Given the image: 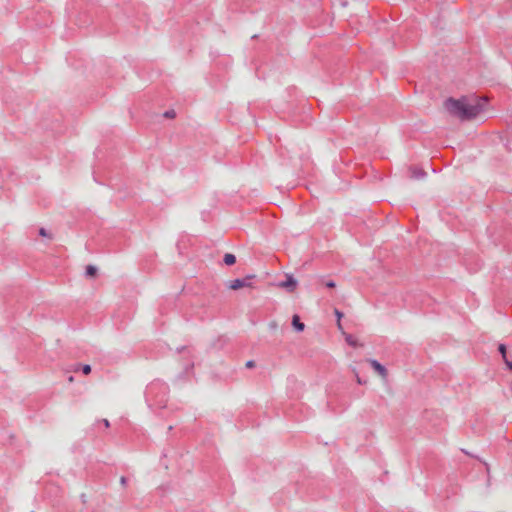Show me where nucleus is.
Returning a JSON list of instances; mask_svg holds the SVG:
<instances>
[{"label": "nucleus", "instance_id": "1", "mask_svg": "<svg viewBox=\"0 0 512 512\" xmlns=\"http://www.w3.org/2000/svg\"><path fill=\"white\" fill-rule=\"evenodd\" d=\"M486 102L485 97L465 96L457 100L449 98L445 101L444 106L452 116L462 121H468L484 111Z\"/></svg>", "mask_w": 512, "mask_h": 512}, {"label": "nucleus", "instance_id": "2", "mask_svg": "<svg viewBox=\"0 0 512 512\" xmlns=\"http://www.w3.org/2000/svg\"><path fill=\"white\" fill-rule=\"evenodd\" d=\"M254 275H248L244 279H235L228 282L227 286L231 290H238L244 287L253 288V284L249 281L253 279Z\"/></svg>", "mask_w": 512, "mask_h": 512}, {"label": "nucleus", "instance_id": "3", "mask_svg": "<svg viewBox=\"0 0 512 512\" xmlns=\"http://www.w3.org/2000/svg\"><path fill=\"white\" fill-rule=\"evenodd\" d=\"M298 281L291 274H286V280L277 284L279 288L285 289L288 292H294L297 288Z\"/></svg>", "mask_w": 512, "mask_h": 512}, {"label": "nucleus", "instance_id": "4", "mask_svg": "<svg viewBox=\"0 0 512 512\" xmlns=\"http://www.w3.org/2000/svg\"><path fill=\"white\" fill-rule=\"evenodd\" d=\"M368 362L370 363V365L372 366V368L383 378V379H386L387 378V375H388V372H387V369L382 365L380 364L377 360H374V359H370L368 360Z\"/></svg>", "mask_w": 512, "mask_h": 512}, {"label": "nucleus", "instance_id": "5", "mask_svg": "<svg viewBox=\"0 0 512 512\" xmlns=\"http://www.w3.org/2000/svg\"><path fill=\"white\" fill-rule=\"evenodd\" d=\"M292 326L297 332H302L305 329V325L300 321L298 315L292 317Z\"/></svg>", "mask_w": 512, "mask_h": 512}, {"label": "nucleus", "instance_id": "6", "mask_svg": "<svg viewBox=\"0 0 512 512\" xmlns=\"http://www.w3.org/2000/svg\"><path fill=\"white\" fill-rule=\"evenodd\" d=\"M410 171L412 173V177L416 178V179L423 178L426 175V172L423 169L418 168V167H412L410 169Z\"/></svg>", "mask_w": 512, "mask_h": 512}, {"label": "nucleus", "instance_id": "7", "mask_svg": "<svg viewBox=\"0 0 512 512\" xmlns=\"http://www.w3.org/2000/svg\"><path fill=\"white\" fill-rule=\"evenodd\" d=\"M223 261L226 265L230 266L236 262V257H235V255H233L231 253H226L224 255Z\"/></svg>", "mask_w": 512, "mask_h": 512}, {"label": "nucleus", "instance_id": "8", "mask_svg": "<svg viewBox=\"0 0 512 512\" xmlns=\"http://www.w3.org/2000/svg\"><path fill=\"white\" fill-rule=\"evenodd\" d=\"M97 274V268L93 265H88L86 267V275L89 277H94Z\"/></svg>", "mask_w": 512, "mask_h": 512}, {"label": "nucleus", "instance_id": "9", "mask_svg": "<svg viewBox=\"0 0 512 512\" xmlns=\"http://www.w3.org/2000/svg\"><path fill=\"white\" fill-rule=\"evenodd\" d=\"M345 340H346V342H347L349 345H351V346L356 347V346H358V345H359V344H358V342H357V340H356V339H354V337H353L352 335H349V334H348V335H346Z\"/></svg>", "mask_w": 512, "mask_h": 512}, {"label": "nucleus", "instance_id": "10", "mask_svg": "<svg viewBox=\"0 0 512 512\" xmlns=\"http://www.w3.org/2000/svg\"><path fill=\"white\" fill-rule=\"evenodd\" d=\"M498 350L501 353L503 360L507 359V356H506V346L504 344H500L499 347H498Z\"/></svg>", "mask_w": 512, "mask_h": 512}, {"label": "nucleus", "instance_id": "11", "mask_svg": "<svg viewBox=\"0 0 512 512\" xmlns=\"http://www.w3.org/2000/svg\"><path fill=\"white\" fill-rule=\"evenodd\" d=\"M163 116H164L165 118L172 119V118H175V116H176V112H175L174 110H172V109H171V110L166 111V112L163 114Z\"/></svg>", "mask_w": 512, "mask_h": 512}, {"label": "nucleus", "instance_id": "12", "mask_svg": "<svg viewBox=\"0 0 512 512\" xmlns=\"http://www.w3.org/2000/svg\"><path fill=\"white\" fill-rule=\"evenodd\" d=\"M39 234L43 237H48V238L52 239V234L48 233L45 228H40Z\"/></svg>", "mask_w": 512, "mask_h": 512}, {"label": "nucleus", "instance_id": "13", "mask_svg": "<svg viewBox=\"0 0 512 512\" xmlns=\"http://www.w3.org/2000/svg\"><path fill=\"white\" fill-rule=\"evenodd\" d=\"M268 327L270 330H277L278 329V323L277 321L273 320V321H270L269 324H268Z\"/></svg>", "mask_w": 512, "mask_h": 512}, {"label": "nucleus", "instance_id": "14", "mask_svg": "<svg viewBox=\"0 0 512 512\" xmlns=\"http://www.w3.org/2000/svg\"><path fill=\"white\" fill-rule=\"evenodd\" d=\"M82 371L84 374L88 375L91 372V366L88 364H85L82 366Z\"/></svg>", "mask_w": 512, "mask_h": 512}, {"label": "nucleus", "instance_id": "15", "mask_svg": "<svg viewBox=\"0 0 512 512\" xmlns=\"http://www.w3.org/2000/svg\"><path fill=\"white\" fill-rule=\"evenodd\" d=\"M336 317H337V321H341V318L343 317V313L340 312L339 310L335 309L334 311Z\"/></svg>", "mask_w": 512, "mask_h": 512}, {"label": "nucleus", "instance_id": "16", "mask_svg": "<svg viewBox=\"0 0 512 512\" xmlns=\"http://www.w3.org/2000/svg\"><path fill=\"white\" fill-rule=\"evenodd\" d=\"M354 373H355V376H356V381L358 384H364L365 382L362 381V379L359 377L358 373L356 370H354Z\"/></svg>", "mask_w": 512, "mask_h": 512}, {"label": "nucleus", "instance_id": "17", "mask_svg": "<svg viewBox=\"0 0 512 512\" xmlns=\"http://www.w3.org/2000/svg\"><path fill=\"white\" fill-rule=\"evenodd\" d=\"M255 366V362L253 360H249L246 362L247 368H253Z\"/></svg>", "mask_w": 512, "mask_h": 512}, {"label": "nucleus", "instance_id": "18", "mask_svg": "<svg viewBox=\"0 0 512 512\" xmlns=\"http://www.w3.org/2000/svg\"><path fill=\"white\" fill-rule=\"evenodd\" d=\"M326 286H327L328 288H334V287L336 286V284H335V282H334V281H328V282L326 283Z\"/></svg>", "mask_w": 512, "mask_h": 512}, {"label": "nucleus", "instance_id": "19", "mask_svg": "<svg viewBox=\"0 0 512 512\" xmlns=\"http://www.w3.org/2000/svg\"><path fill=\"white\" fill-rule=\"evenodd\" d=\"M504 362H505L506 366H507L509 369H511V370H512V361H509L508 359H505V360H504Z\"/></svg>", "mask_w": 512, "mask_h": 512}, {"label": "nucleus", "instance_id": "20", "mask_svg": "<svg viewBox=\"0 0 512 512\" xmlns=\"http://www.w3.org/2000/svg\"><path fill=\"white\" fill-rule=\"evenodd\" d=\"M126 482H127L126 478L124 476H122L120 478V483L124 486V485H126Z\"/></svg>", "mask_w": 512, "mask_h": 512}, {"label": "nucleus", "instance_id": "21", "mask_svg": "<svg viewBox=\"0 0 512 512\" xmlns=\"http://www.w3.org/2000/svg\"><path fill=\"white\" fill-rule=\"evenodd\" d=\"M103 423H104L105 427H109L110 426V423H109V421L107 419H104Z\"/></svg>", "mask_w": 512, "mask_h": 512}, {"label": "nucleus", "instance_id": "22", "mask_svg": "<svg viewBox=\"0 0 512 512\" xmlns=\"http://www.w3.org/2000/svg\"><path fill=\"white\" fill-rule=\"evenodd\" d=\"M337 327L339 330H342V324H341V321H337Z\"/></svg>", "mask_w": 512, "mask_h": 512}, {"label": "nucleus", "instance_id": "23", "mask_svg": "<svg viewBox=\"0 0 512 512\" xmlns=\"http://www.w3.org/2000/svg\"><path fill=\"white\" fill-rule=\"evenodd\" d=\"M486 465V471L489 473V465L487 463H485Z\"/></svg>", "mask_w": 512, "mask_h": 512}, {"label": "nucleus", "instance_id": "24", "mask_svg": "<svg viewBox=\"0 0 512 512\" xmlns=\"http://www.w3.org/2000/svg\"><path fill=\"white\" fill-rule=\"evenodd\" d=\"M69 382H72L74 380V378L72 376L69 377Z\"/></svg>", "mask_w": 512, "mask_h": 512}, {"label": "nucleus", "instance_id": "25", "mask_svg": "<svg viewBox=\"0 0 512 512\" xmlns=\"http://www.w3.org/2000/svg\"><path fill=\"white\" fill-rule=\"evenodd\" d=\"M511 388H512V383H511Z\"/></svg>", "mask_w": 512, "mask_h": 512}]
</instances>
